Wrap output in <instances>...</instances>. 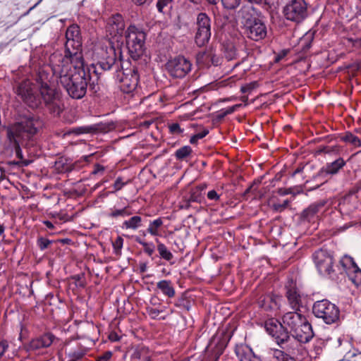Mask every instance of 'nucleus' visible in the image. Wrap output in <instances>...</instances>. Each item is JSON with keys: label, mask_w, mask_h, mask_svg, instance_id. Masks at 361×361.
Segmentation results:
<instances>
[{"label": "nucleus", "mask_w": 361, "mask_h": 361, "mask_svg": "<svg viewBox=\"0 0 361 361\" xmlns=\"http://www.w3.org/2000/svg\"><path fill=\"white\" fill-rule=\"evenodd\" d=\"M16 92L32 109L39 108L44 104L49 112L56 116L63 110L61 94L51 85L49 75L44 70L39 71L36 85L25 80L18 84Z\"/></svg>", "instance_id": "obj_1"}, {"label": "nucleus", "mask_w": 361, "mask_h": 361, "mask_svg": "<svg viewBox=\"0 0 361 361\" xmlns=\"http://www.w3.org/2000/svg\"><path fill=\"white\" fill-rule=\"evenodd\" d=\"M63 55L60 53H54L50 56L53 75L70 97L81 99L87 92L88 84L91 88H94V82H90V71H85L83 60L63 62Z\"/></svg>", "instance_id": "obj_2"}, {"label": "nucleus", "mask_w": 361, "mask_h": 361, "mask_svg": "<svg viewBox=\"0 0 361 361\" xmlns=\"http://www.w3.org/2000/svg\"><path fill=\"white\" fill-rule=\"evenodd\" d=\"M94 56L97 59L96 66L104 71L115 69L116 80L119 82V87L124 93L133 92L139 81L137 71L135 68L119 70L121 66V61L117 57V53L112 43L106 40L100 43L94 50Z\"/></svg>", "instance_id": "obj_3"}, {"label": "nucleus", "mask_w": 361, "mask_h": 361, "mask_svg": "<svg viewBox=\"0 0 361 361\" xmlns=\"http://www.w3.org/2000/svg\"><path fill=\"white\" fill-rule=\"evenodd\" d=\"M264 328L281 348L292 354H298L302 343L310 342L314 337L312 325L307 320L290 334L275 319L266 321Z\"/></svg>", "instance_id": "obj_4"}, {"label": "nucleus", "mask_w": 361, "mask_h": 361, "mask_svg": "<svg viewBox=\"0 0 361 361\" xmlns=\"http://www.w3.org/2000/svg\"><path fill=\"white\" fill-rule=\"evenodd\" d=\"M66 42L65 44V55H63V61H82L80 51L82 47V37L80 27L77 25H70L66 32Z\"/></svg>", "instance_id": "obj_5"}, {"label": "nucleus", "mask_w": 361, "mask_h": 361, "mask_svg": "<svg viewBox=\"0 0 361 361\" xmlns=\"http://www.w3.org/2000/svg\"><path fill=\"white\" fill-rule=\"evenodd\" d=\"M125 37L130 57L134 60L138 59L145 50V32L142 29L131 25L125 32Z\"/></svg>", "instance_id": "obj_6"}, {"label": "nucleus", "mask_w": 361, "mask_h": 361, "mask_svg": "<svg viewBox=\"0 0 361 361\" xmlns=\"http://www.w3.org/2000/svg\"><path fill=\"white\" fill-rule=\"evenodd\" d=\"M42 124V121L38 117H26L13 126L10 133L18 139H29L37 133Z\"/></svg>", "instance_id": "obj_7"}, {"label": "nucleus", "mask_w": 361, "mask_h": 361, "mask_svg": "<svg viewBox=\"0 0 361 361\" xmlns=\"http://www.w3.org/2000/svg\"><path fill=\"white\" fill-rule=\"evenodd\" d=\"M312 312L315 317L322 319L327 324L336 323L339 319V309L328 300H322L314 302Z\"/></svg>", "instance_id": "obj_8"}, {"label": "nucleus", "mask_w": 361, "mask_h": 361, "mask_svg": "<svg viewBox=\"0 0 361 361\" xmlns=\"http://www.w3.org/2000/svg\"><path fill=\"white\" fill-rule=\"evenodd\" d=\"M283 12L287 20L300 23L307 16V4L305 0H291L283 8Z\"/></svg>", "instance_id": "obj_9"}, {"label": "nucleus", "mask_w": 361, "mask_h": 361, "mask_svg": "<svg viewBox=\"0 0 361 361\" xmlns=\"http://www.w3.org/2000/svg\"><path fill=\"white\" fill-rule=\"evenodd\" d=\"M192 63L184 56H177L166 64L169 74L176 78H184L191 71Z\"/></svg>", "instance_id": "obj_10"}, {"label": "nucleus", "mask_w": 361, "mask_h": 361, "mask_svg": "<svg viewBox=\"0 0 361 361\" xmlns=\"http://www.w3.org/2000/svg\"><path fill=\"white\" fill-rule=\"evenodd\" d=\"M245 34L252 40L259 41L264 39L267 35V27L259 19L252 20L243 26Z\"/></svg>", "instance_id": "obj_11"}, {"label": "nucleus", "mask_w": 361, "mask_h": 361, "mask_svg": "<svg viewBox=\"0 0 361 361\" xmlns=\"http://www.w3.org/2000/svg\"><path fill=\"white\" fill-rule=\"evenodd\" d=\"M286 297L290 307L294 311H299L301 305V295L297 286L296 280L288 279L286 284Z\"/></svg>", "instance_id": "obj_12"}, {"label": "nucleus", "mask_w": 361, "mask_h": 361, "mask_svg": "<svg viewBox=\"0 0 361 361\" xmlns=\"http://www.w3.org/2000/svg\"><path fill=\"white\" fill-rule=\"evenodd\" d=\"M124 29L125 22L121 15L116 13L108 19L106 31L112 37H121Z\"/></svg>", "instance_id": "obj_13"}, {"label": "nucleus", "mask_w": 361, "mask_h": 361, "mask_svg": "<svg viewBox=\"0 0 361 361\" xmlns=\"http://www.w3.org/2000/svg\"><path fill=\"white\" fill-rule=\"evenodd\" d=\"M312 259L319 271H332L333 257L324 250H319L312 255Z\"/></svg>", "instance_id": "obj_14"}, {"label": "nucleus", "mask_w": 361, "mask_h": 361, "mask_svg": "<svg viewBox=\"0 0 361 361\" xmlns=\"http://www.w3.org/2000/svg\"><path fill=\"white\" fill-rule=\"evenodd\" d=\"M306 320H307V318L298 311L289 312L283 316L282 325L285 329H289L290 331L288 332L290 334L295 329L304 324Z\"/></svg>", "instance_id": "obj_15"}, {"label": "nucleus", "mask_w": 361, "mask_h": 361, "mask_svg": "<svg viewBox=\"0 0 361 361\" xmlns=\"http://www.w3.org/2000/svg\"><path fill=\"white\" fill-rule=\"evenodd\" d=\"M238 18L243 26L257 19V11L252 3L248 2L243 5L238 12Z\"/></svg>", "instance_id": "obj_16"}, {"label": "nucleus", "mask_w": 361, "mask_h": 361, "mask_svg": "<svg viewBox=\"0 0 361 361\" xmlns=\"http://www.w3.org/2000/svg\"><path fill=\"white\" fill-rule=\"evenodd\" d=\"M326 201L324 200H319L311 204L306 209L302 212V217L304 219L311 221L317 216L319 212L324 208Z\"/></svg>", "instance_id": "obj_17"}, {"label": "nucleus", "mask_w": 361, "mask_h": 361, "mask_svg": "<svg viewBox=\"0 0 361 361\" xmlns=\"http://www.w3.org/2000/svg\"><path fill=\"white\" fill-rule=\"evenodd\" d=\"M55 339V336L51 334H44L42 336L32 339L30 343V348L32 350H37L42 348L49 347Z\"/></svg>", "instance_id": "obj_18"}, {"label": "nucleus", "mask_w": 361, "mask_h": 361, "mask_svg": "<svg viewBox=\"0 0 361 361\" xmlns=\"http://www.w3.org/2000/svg\"><path fill=\"white\" fill-rule=\"evenodd\" d=\"M235 352L240 361H259V357L247 346L236 347Z\"/></svg>", "instance_id": "obj_19"}, {"label": "nucleus", "mask_w": 361, "mask_h": 361, "mask_svg": "<svg viewBox=\"0 0 361 361\" xmlns=\"http://www.w3.org/2000/svg\"><path fill=\"white\" fill-rule=\"evenodd\" d=\"M345 161L341 157L336 159L333 162L327 163L323 168L322 171L329 175H335L338 173V171L344 167L345 165Z\"/></svg>", "instance_id": "obj_20"}, {"label": "nucleus", "mask_w": 361, "mask_h": 361, "mask_svg": "<svg viewBox=\"0 0 361 361\" xmlns=\"http://www.w3.org/2000/svg\"><path fill=\"white\" fill-rule=\"evenodd\" d=\"M339 268L344 271H361L355 259L350 255H345L339 261Z\"/></svg>", "instance_id": "obj_21"}, {"label": "nucleus", "mask_w": 361, "mask_h": 361, "mask_svg": "<svg viewBox=\"0 0 361 361\" xmlns=\"http://www.w3.org/2000/svg\"><path fill=\"white\" fill-rule=\"evenodd\" d=\"M211 37V30L197 29L195 40L198 47L205 45Z\"/></svg>", "instance_id": "obj_22"}, {"label": "nucleus", "mask_w": 361, "mask_h": 361, "mask_svg": "<svg viewBox=\"0 0 361 361\" xmlns=\"http://www.w3.org/2000/svg\"><path fill=\"white\" fill-rule=\"evenodd\" d=\"M142 225V218L139 216H133L129 219L123 222L121 228L123 229L136 230Z\"/></svg>", "instance_id": "obj_23"}, {"label": "nucleus", "mask_w": 361, "mask_h": 361, "mask_svg": "<svg viewBox=\"0 0 361 361\" xmlns=\"http://www.w3.org/2000/svg\"><path fill=\"white\" fill-rule=\"evenodd\" d=\"M157 288L161 290L163 294L169 298H172L175 295V290L170 281L163 280L158 282Z\"/></svg>", "instance_id": "obj_24"}, {"label": "nucleus", "mask_w": 361, "mask_h": 361, "mask_svg": "<svg viewBox=\"0 0 361 361\" xmlns=\"http://www.w3.org/2000/svg\"><path fill=\"white\" fill-rule=\"evenodd\" d=\"M132 214V212L129 211V207L126 206L121 209H117L115 207L110 209L109 212L108 213V216L116 219L118 217H126Z\"/></svg>", "instance_id": "obj_25"}, {"label": "nucleus", "mask_w": 361, "mask_h": 361, "mask_svg": "<svg viewBox=\"0 0 361 361\" xmlns=\"http://www.w3.org/2000/svg\"><path fill=\"white\" fill-rule=\"evenodd\" d=\"M163 225V220L161 218L156 219L149 222L147 231L153 236L159 235L160 228Z\"/></svg>", "instance_id": "obj_26"}, {"label": "nucleus", "mask_w": 361, "mask_h": 361, "mask_svg": "<svg viewBox=\"0 0 361 361\" xmlns=\"http://www.w3.org/2000/svg\"><path fill=\"white\" fill-rule=\"evenodd\" d=\"M197 29L211 30L210 19L204 13H200L197 18Z\"/></svg>", "instance_id": "obj_27"}, {"label": "nucleus", "mask_w": 361, "mask_h": 361, "mask_svg": "<svg viewBox=\"0 0 361 361\" xmlns=\"http://www.w3.org/2000/svg\"><path fill=\"white\" fill-rule=\"evenodd\" d=\"M282 350L279 349H271V355L272 356L278 360L280 361H287L291 356L297 355L298 354H292L286 351V350L281 348Z\"/></svg>", "instance_id": "obj_28"}, {"label": "nucleus", "mask_w": 361, "mask_h": 361, "mask_svg": "<svg viewBox=\"0 0 361 361\" xmlns=\"http://www.w3.org/2000/svg\"><path fill=\"white\" fill-rule=\"evenodd\" d=\"M324 345L325 343L324 340L321 338L316 339L312 344V349L310 350V356L316 358L322 353Z\"/></svg>", "instance_id": "obj_29"}, {"label": "nucleus", "mask_w": 361, "mask_h": 361, "mask_svg": "<svg viewBox=\"0 0 361 361\" xmlns=\"http://www.w3.org/2000/svg\"><path fill=\"white\" fill-rule=\"evenodd\" d=\"M157 243V250L161 258L170 261L173 258L172 253L167 249L166 246L160 243L158 239L156 240Z\"/></svg>", "instance_id": "obj_30"}, {"label": "nucleus", "mask_w": 361, "mask_h": 361, "mask_svg": "<svg viewBox=\"0 0 361 361\" xmlns=\"http://www.w3.org/2000/svg\"><path fill=\"white\" fill-rule=\"evenodd\" d=\"M341 140L347 143L358 147L361 146L360 140L350 132H346L341 137Z\"/></svg>", "instance_id": "obj_31"}, {"label": "nucleus", "mask_w": 361, "mask_h": 361, "mask_svg": "<svg viewBox=\"0 0 361 361\" xmlns=\"http://www.w3.org/2000/svg\"><path fill=\"white\" fill-rule=\"evenodd\" d=\"M192 152V149L189 145L183 146L178 149L175 152V157L178 160H183L189 157Z\"/></svg>", "instance_id": "obj_32"}, {"label": "nucleus", "mask_w": 361, "mask_h": 361, "mask_svg": "<svg viewBox=\"0 0 361 361\" xmlns=\"http://www.w3.org/2000/svg\"><path fill=\"white\" fill-rule=\"evenodd\" d=\"M135 241L142 246L145 252L149 256H152L154 254L155 247L152 243L145 242L139 237L136 238Z\"/></svg>", "instance_id": "obj_33"}, {"label": "nucleus", "mask_w": 361, "mask_h": 361, "mask_svg": "<svg viewBox=\"0 0 361 361\" xmlns=\"http://www.w3.org/2000/svg\"><path fill=\"white\" fill-rule=\"evenodd\" d=\"M95 130H97V128L92 126H80L73 128L71 130H70L69 133H73L78 135L82 134L90 133Z\"/></svg>", "instance_id": "obj_34"}, {"label": "nucleus", "mask_w": 361, "mask_h": 361, "mask_svg": "<svg viewBox=\"0 0 361 361\" xmlns=\"http://www.w3.org/2000/svg\"><path fill=\"white\" fill-rule=\"evenodd\" d=\"M85 351L80 348H78L75 350L71 349L67 353V355L70 358V361H77L81 359L85 355Z\"/></svg>", "instance_id": "obj_35"}, {"label": "nucleus", "mask_w": 361, "mask_h": 361, "mask_svg": "<svg viewBox=\"0 0 361 361\" xmlns=\"http://www.w3.org/2000/svg\"><path fill=\"white\" fill-rule=\"evenodd\" d=\"M224 56L228 60H233L237 56L236 49L232 44H228L224 47Z\"/></svg>", "instance_id": "obj_36"}, {"label": "nucleus", "mask_w": 361, "mask_h": 361, "mask_svg": "<svg viewBox=\"0 0 361 361\" xmlns=\"http://www.w3.org/2000/svg\"><path fill=\"white\" fill-rule=\"evenodd\" d=\"M347 276L356 287L361 286V272H347Z\"/></svg>", "instance_id": "obj_37"}, {"label": "nucleus", "mask_w": 361, "mask_h": 361, "mask_svg": "<svg viewBox=\"0 0 361 361\" xmlns=\"http://www.w3.org/2000/svg\"><path fill=\"white\" fill-rule=\"evenodd\" d=\"M114 252L116 255H119L121 253V249L123 245V239L121 236H118L115 240L112 243Z\"/></svg>", "instance_id": "obj_38"}, {"label": "nucleus", "mask_w": 361, "mask_h": 361, "mask_svg": "<svg viewBox=\"0 0 361 361\" xmlns=\"http://www.w3.org/2000/svg\"><path fill=\"white\" fill-rule=\"evenodd\" d=\"M289 204H290V200H285L281 203V202L273 203L272 207L275 211L281 212L283 211L286 208H287L288 206L289 205Z\"/></svg>", "instance_id": "obj_39"}, {"label": "nucleus", "mask_w": 361, "mask_h": 361, "mask_svg": "<svg viewBox=\"0 0 361 361\" xmlns=\"http://www.w3.org/2000/svg\"><path fill=\"white\" fill-rule=\"evenodd\" d=\"M222 4L226 9L235 8L240 2V0H221Z\"/></svg>", "instance_id": "obj_40"}, {"label": "nucleus", "mask_w": 361, "mask_h": 361, "mask_svg": "<svg viewBox=\"0 0 361 361\" xmlns=\"http://www.w3.org/2000/svg\"><path fill=\"white\" fill-rule=\"evenodd\" d=\"M208 133H209V130L207 129H204L202 132L192 135L190 139V142L192 145L196 144L199 140L204 137Z\"/></svg>", "instance_id": "obj_41"}, {"label": "nucleus", "mask_w": 361, "mask_h": 361, "mask_svg": "<svg viewBox=\"0 0 361 361\" xmlns=\"http://www.w3.org/2000/svg\"><path fill=\"white\" fill-rule=\"evenodd\" d=\"M173 0H158L157 7L159 12H164V8L171 7Z\"/></svg>", "instance_id": "obj_42"}, {"label": "nucleus", "mask_w": 361, "mask_h": 361, "mask_svg": "<svg viewBox=\"0 0 361 361\" xmlns=\"http://www.w3.org/2000/svg\"><path fill=\"white\" fill-rule=\"evenodd\" d=\"M51 241L44 238H39L37 239V244L41 250H44L49 247Z\"/></svg>", "instance_id": "obj_43"}, {"label": "nucleus", "mask_w": 361, "mask_h": 361, "mask_svg": "<svg viewBox=\"0 0 361 361\" xmlns=\"http://www.w3.org/2000/svg\"><path fill=\"white\" fill-rule=\"evenodd\" d=\"M169 130L170 132L173 134H180L183 132V130L180 128V125L177 123L170 125Z\"/></svg>", "instance_id": "obj_44"}, {"label": "nucleus", "mask_w": 361, "mask_h": 361, "mask_svg": "<svg viewBox=\"0 0 361 361\" xmlns=\"http://www.w3.org/2000/svg\"><path fill=\"white\" fill-rule=\"evenodd\" d=\"M127 184V182H123L122 178L121 177H118L116 178L114 184V188L115 189V191H118L123 188L124 185Z\"/></svg>", "instance_id": "obj_45"}, {"label": "nucleus", "mask_w": 361, "mask_h": 361, "mask_svg": "<svg viewBox=\"0 0 361 361\" xmlns=\"http://www.w3.org/2000/svg\"><path fill=\"white\" fill-rule=\"evenodd\" d=\"M207 198L210 200L217 201L219 200L220 196L217 194V192L214 190H210L207 193Z\"/></svg>", "instance_id": "obj_46"}, {"label": "nucleus", "mask_w": 361, "mask_h": 361, "mask_svg": "<svg viewBox=\"0 0 361 361\" xmlns=\"http://www.w3.org/2000/svg\"><path fill=\"white\" fill-rule=\"evenodd\" d=\"M84 274L81 273L74 276L73 278L76 281V283L78 286H83L85 285V282L82 280Z\"/></svg>", "instance_id": "obj_47"}, {"label": "nucleus", "mask_w": 361, "mask_h": 361, "mask_svg": "<svg viewBox=\"0 0 361 361\" xmlns=\"http://www.w3.org/2000/svg\"><path fill=\"white\" fill-rule=\"evenodd\" d=\"M255 85H256V82H252V83L247 84V85H246L245 86H243L241 87V92H243V93L249 92L251 90H252L253 88H255Z\"/></svg>", "instance_id": "obj_48"}, {"label": "nucleus", "mask_w": 361, "mask_h": 361, "mask_svg": "<svg viewBox=\"0 0 361 361\" xmlns=\"http://www.w3.org/2000/svg\"><path fill=\"white\" fill-rule=\"evenodd\" d=\"M8 347V345L6 341H1L0 343V357L4 354Z\"/></svg>", "instance_id": "obj_49"}, {"label": "nucleus", "mask_w": 361, "mask_h": 361, "mask_svg": "<svg viewBox=\"0 0 361 361\" xmlns=\"http://www.w3.org/2000/svg\"><path fill=\"white\" fill-rule=\"evenodd\" d=\"M240 106V104H235L234 106H232L231 107H228V109H226L225 110V112L224 113V115H227V114H232L233 112H234L238 107H239Z\"/></svg>", "instance_id": "obj_50"}, {"label": "nucleus", "mask_w": 361, "mask_h": 361, "mask_svg": "<svg viewBox=\"0 0 361 361\" xmlns=\"http://www.w3.org/2000/svg\"><path fill=\"white\" fill-rule=\"evenodd\" d=\"M148 313L152 318H156L160 314V311L157 309L151 308L148 310Z\"/></svg>", "instance_id": "obj_51"}, {"label": "nucleus", "mask_w": 361, "mask_h": 361, "mask_svg": "<svg viewBox=\"0 0 361 361\" xmlns=\"http://www.w3.org/2000/svg\"><path fill=\"white\" fill-rule=\"evenodd\" d=\"M104 171V167L100 164H96L94 166V169L92 171L93 174H97L99 173L103 172Z\"/></svg>", "instance_id": "obj_52"}, {"label": "nucleus", "mask_w": 361, "mask_h": 361, "mask_svg": "<svg viewBox=\"0 0 361 361\" xmlns=\"http://www.w3.org/2000/svg\"><path fill=\"white\" fill-rule=\"evenodd\" d=\"M290 192H291V191L290 189L280 188L278 190L279 195H280L281 196L286 195L288 194H290Z\"/></svg>", "instance_id": "obj_53"}, {"label": "nucleus", "mask_w": 361, "mask_h": 361, "mask_svg": "<svg viewBox=\"0 0 361 361\" xmlns=\"http://www.w3.org/2000/svg\"><path fill=\"white\" fill-rule=\"evenodd\" d=\"M133 1L135 4L141 6V5L149 4L152 1V0H133Z\"/></svg>", "instance_id": "obj_54"}, {"label": "nucleus", "mask_w": 361, "mask_h": 361, "mask_svg": "<svg viewBox=\"0 0 361 361\" xmlns=\"http://www.w3.org/2000/svg\"><path fill=\"white\" fill-rule=\"evenodd\" d=\"M287 54V51L286 50H283L281 53H279L276 57V59L275 61L276 62L279 61L281 59H283Z\"/></svg>", "instance_id": "obj_55"}, {"label": "nucleus", "mask_w": 361, "mask_h": 361, "mask_svg": "<svg viewBox=\"0 0 361 361\" xmlns=\"http://www.w3.org/2000/svg\"><path fill=\"white\" fill-rule=\"evenodd\" d=\"M111 353L106 352L102 358L104 359V360H108L111 358Z\"/></svg>", "instance_id": "obj_56"}, {"label": "nucleus", "mask_w": 361, "mask_h": 361, "mask_svg": "<svg viewBox=\"0 0 361 361\" xmlns=\"http://www.w3.org/2000/svg\"><path fill=\"white\" fill-rule=\"evenodd\" d=\"M16 155L18 158L20 159H22L23 158V156H22V152H21V150L20 148H17L16 149Z\"/></svg>", "instance_id": "obj_57"}, {"label": "nucleus", "mask_w": 361, "mask_h": 361, "mask_svg": "<svg viewBox=\"0 0 361 361\" xmlns=\"http://www.w3.org/2000/svg\"><path fill=\"white\" fill-rule=\"evenodd\" d=\"M44 224L49 228H54V225L52 224V223L49 221H44Z\"/></svg>", "instance_id": "obj_58"}, {"label": "nucleus", "mask_w": 361, "mask_h": 361, "mask_svg": "<svg viewBox=\"0 0 361 361\" xmlns=\"http://www.w3.org/2000/svg\"><path fill=\"white\" fill-rule=\"evenodd\" d=\"M110 339L111 341H117L118 340V338H117V335L116 334H111L109 336Z\"/></svg>", "instance_id": "obj_59"}, {"label": "nucleus", "mask_w": 361, "mask_h": 361, "mask_svg": "<svg viewBox=\"0 0 361 361\" xmlns=\"http://www.w3.org/2000/svg\"><path fill=\"white\" fill-rule=\"evenodd\" d=\"M302 168H298L297 169H295L293 173V176H295L297 173H300L302 171Z\"/></svg>", "instance_id": "obj_60"}, {"label": "nucleus", "mask_w": 361, "mask_h": 361, "mask_svg": "<svg viewBox=\"0 0 361 361\" xmlns=\"http://www.w3.org/2000/svg\"><path fill=\"white\" fill-rule=\"evenodd\" d=\"M4 232V226L0 224V235H2Z\"/></svg>", "instance_id": "obj_61"}, {"label": "nucleus", "mask_w": 361, "mask_h": 361, "mask_svg": "<svg viewBox=\"0 0 361 361\" xmlns=\"http://www.w3.org/2000/svg\"><path fill=\"white\" fill-rule=\"evenodd\" d=\"M208 1V3L211 4H216V2H217V0H207Z\"/></svg>", "instance_id": "obj_62"}, {"label": "nucleus", "mask_w": 361, "mask_h": 361, "mask_svg": "<svg viewBox=\"0 0 361 361\" xmlns=\"http://www.w3.org/2000/svg\"><path fill=\"white\" fill-rule=\"evenodd\" d=\"M250 3H258L260 0H247Z\"/></svg>", "instance_id": "obj_63"}, {"label": "nucleus", "mask_w": 361, "mask_h": 361, "mask_svg": "<svg viewBox=\"0 0 361 361\" xmlns=\"http://www.w3.org/2000/svg\"><path fill=\"white\" fill-rule=\"evenodd\" d=\"M287 361H296L292 356Z\"/></svg>", "instance_id": "obj_64"}]
</instances>
